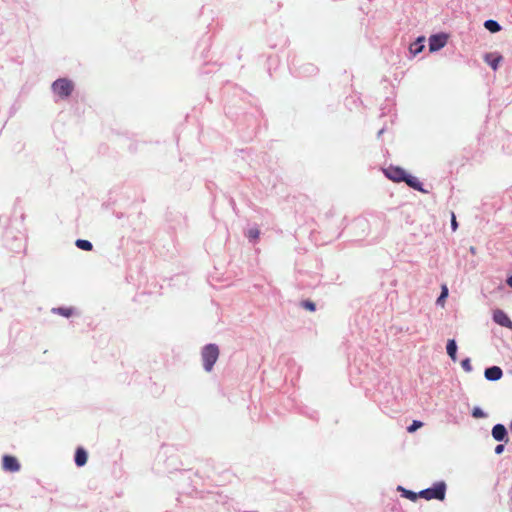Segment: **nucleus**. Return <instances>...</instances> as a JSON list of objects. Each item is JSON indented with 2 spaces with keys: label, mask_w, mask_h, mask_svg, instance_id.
I'll return each instance as SVG.
<instances>
[{
  "label": "nucleus",
  "mask_w": 512,
  "mask_h": 512,
  "mask_svg": "<svg viewBox=\"0 0 512 512\" xmlns=\"http://www.w3.org/2000/svg\"><path fill=\"white\" fill-rule=\"evenodd\" d=\"M115 216H116L118 219H120V218H122L124 215H123V213H119V212H117V213H115Z\"/></svg>",
  "instance_id": "nucleus-37"
},
{
  "label": "nucleus",
  "mask_w": 512,
  "mask_h": 512,
  "mask_svg": "<svg viewBox=\"0 0 512 512\" xmlns=\"http://www.w3.org/2000/svg\"><path fill=\"white\" fill-rule=\"evenodd\" d=\"M447 483L444 480H438L431 484V486L422 489V498L426 501L437 500L444 501L447 494Z\"/></svg>",
  "instance_id": "nucleus-6"
},
{
  "label": "nucleus",
  "mask_w": 512,
  "mask_h": 512,
  "mask_svg": "<svg viewBox=\"0 0 512 512\" xmlns=\"http://www.w3.org/2000/svg\"><path fill=\"white\" fill-rule=\"evenodd\" d=\"M301 413L306 415L307 417H309L312 420H318V412L316 410L308 411V409H306V410H302Z\"/></svg>",
  "instance_id": "nucleus-30"
},
{
  "label": "nucleus",
  "mask_w": 512,
  "mask_h": 512,
  "mask_svg": "<svg viewBox=\"0 0 512 512\" xmlns=\"http://www.w3.org/2000/svg\"><path fill=\"white\" fill-rule=\"evenodd\" d=\"M450 226H451L452 231H456L458 228V222L456 220V216H455L454 212H451Z\"/></svg>",
  "instance_id": "nucleus-32"
},
{
  "label": "nucleus",
  "mask_w": 512,
  "mask_h": 512,
  "mask_svg": "<svg viewBox=\"0 0 512 512\" xmlns=\"http://www.w3.org/2000/svg\"><path fill=\"white\" fill-rule=\"evenodd\" d=\"M461 367L462 369L465 371V372H472L473 371V366H472V363H471V359L469 357H465L461 360Z\"/></svg>",
  "instance_id": "nucleus-28"
},
{
  "label": "nucleus",
  "mask_w": 512,
  "mask_h": 512,
  "mask_svg": "<svg viewBox=\"0 0 512 512\" xmlns=\"http://www.w3.org/2000/svg\"><path fill=\"white\" fill-rule=\"evenodd\" d=\"M290 73L297 78H307L318 74L319 68L310 62H302L293 56L288 62Z\"/></svg>",
  "instance_id": "nucleus-5"
},
{
  "label": "nucleus",
  "mask_w": 512,
  "mask_h": 512,
  "mask_svg": "<svg viewBox=\"0 0 512 512\" xmlns=\"http://www.w3.org/2000/svg\"><path fill=\"white\" fill-rule=\"evenodd\" d=\"M509 429H510V431L512 432V421H511V422H510V424H509Z\"/></svg>",
  "instance_id": "nucleus-40"
},
{
  "label": "nucleus",
  "mask_w": 512,
  "mask_h": 512,
  "mask_svg": "<svg viewBox=\"0 0 512 512\" xmlns=\"http://www.w3.org/2000/svg\"><path fill=\"white\" fill-rule=\"evenodd\" d=\"M492 320L496 324L512 330V320L504 310H494L492 314Z\"/></svg>",
  "instance_id": "nucleus-13"
},
{
  "label": "nucleus",
  "mask_w": 512,
  "mask_h": 512,
  "mask_svg": "<svg viewBox=\"0 0 512 512\" xmlns=\"http://www.w3.org/2000/svg\"><path fill=\"white\" fill-rule=\"evenodd\" d=\"M166 220L173 230L183 228L186 225V217L179 211H168Z\"/></svg>",
  "instance_id": "nucleus-10"
},
{
  "label": "nucleus",
  "mask_w": 512,
  "mask_h": 512,
  "mask_svg": "<svg viewBox=\"0 0 512 512\" xmlns=\"http://www.w3.org/2000/svg\"><path fill=\"white\" fill-rule=\"evenodd\" d=\"M506 444H507V443H500V442H499V444H497V445L495 446V448H494V453H495L496 455H501V454L504 452V450H505V445H506Z\"/></svg>",
  "instance_id": "nucleus-31"
},
{
  "label": "nucleus",
  "mask_w": 512,
  "mask_h": 512,
  "mask_svg": "<svg viewBox=\"0 0 512 512\" xmlns=\"http://www.w3.org/2000/svg\"><path fill=\"white\" fill-rule=\"evenodd\" d=\"M483 60L493 71H496L503 60V56L497 51L486 52L483 55Z\"/></svg>",
  "instance_id": "nucleus-14"
},
{
  "label": "nucleus",
  "mask_w": 512,
  "mask_h": 512,
  "mask_svg": "<svg viewBox=\"0 0 512 512\" xmlns=\"http://www.w3.org/2000/svg\"><path fill=\"white\" fill-rule=\"evenodd\" d=\"M75 89L74 82L67 77H60L52 82L51 90L61 100H67Z\"/></svg>",
  "instance_id": "nucleus-8"
},
{
  "label": "nucleus",
  "mask_w": 512,
  "mask_h": 512,
  "mask_svg": "<svg viewBox=\"0 0 512 512\" xmlns=\"http://www.w3.org/2000/svg\"><path fill=\"white\" fill-rule=\"evenodd\" d=\"M470 252H471L472 254H475V253H476V248H475V247H473V246H471V247H470Z\"/></svg>",
  "instance_id": "nucleus-38"
},
{
  "label": "nucleus",
  "mask_w": 512,
  "mask_h": 512,
  "mask_svg": "<svg viewBox=\"0 0 512 512\" xmlns=\"http://www.w3.org/2000/svg\"><path fill=\"white\" fill-rule=\"evenodd\" d=\"M396 491L400 493L402 498L408 499L412 502H416L419 498H422L421 490L415 492L413 490L407 489L402 485H398Z\"/></svg>",
  "instance_id": "nucleus-18"
},
{
  "label": "nucleus",
  "mask_w": 512,
  "mask_h": 512,
  "mask_svg": "<svg viewBox=\"0 0 512 512\" xmlns=\"http://www.w3.org/2000/svg\"><path fill=\"white\" fill-rule=\"evenodd\" d=\"M484 28L488 30L490 33H498L502 30L501 24L494 19H487L483 24Z\"/></svg>",
  "instance_id": "nucleus-21"
},
{
  "label": "nucleus",
  "mask_w": 512,
  "mask_h": 512,
  "mask_svg": "<svg viewBox=\"0 0 512 512\" xmlns=\"http://www.w3.org/2000/svg\"><path fill=\"white\" fill-rule=\"evenodd\" d=\"M446 352L453 362H456L458 360V345L457 341L454 338L447 340Z\"/></svg>",
  "instance_id": "nucleus-19"
},
{
  "label": "nucleus",
  "mask_w": 512,
  "mask_h": 512,
  "mask_svg": "<svg viewBox=\"0 0 512 512\" xmlns=\"http://www.w3.org/2000/svg\"><path fill=\"white\" fill-rule=\"evenodd\" d=\"M244 512H258V511H244Z\"/></svg>",
  "instance_id": "nucleus-41"
},
{
  "label": "nucleus",
  "mask_w": 512,
  "mask_h": 512,
  "mask_svg": "<svg viewBox=\"0 0 512 512\" xmlns=\"http://www.w3.org/2000/svg\"><path fill=\"white\" fill-rule=\"evenodd\" d=\"M492 438L500 443L509 442V432L507 427L502 423L495 424L491 429Z\"/></svg>",
  "instance_id": "nucleus-11"
},
{
  "label": "nucleus",
  "mask_w": 512,
  "mask_h": 512,
  "mask_svg": "<svg viewBox=\"0 0 512 512\" xmlns=\"http://www.w3.org/2000/svg\"><path fill=\"white\" fill-rule=\"evenodd\" d=\"M449 296V290L446 284L441 286L440 294L438 295L435 304L436 306L444 307L445 302Z\"/></svg>",
  "instance_id": "nucleus-22"
},
{
  "label": "nucleus",
  "mask_w": 512,
  "mask_h": 512,
  "mask_svg": "<svg viewBox=\"0 0 512 512\" xmlns=\"http://www.w3.org/2000/svg\"><path fill=\"white\" fill-rule=\"evenodd\" d=\"M220 350L217 344L208 343L201 349V357L203 369L206 372H211L219 358Z\"/></svg>",
  "instance_id": "nucleus-7"
},
{
  "label": "nucleus",
  "mask_w": 512,
  "mask_h": 512,
  "mask_svg": "<svg viewBox=\"0 0 512 512\" xmlns=\"http://www.w3.org/2000/svg\"><path fill=\"white\" fill-rule=\"evenodd\" d=\"M51 312L65 318H70L76 314V309L72 306H58L52 308Z\"/></svg>",
  "instance_id": "nucleus-20"
},
{
  "label": "nucleus",
  "mask_w": 512,
  "mask_h": 512,
  "mask_svg": "<svg viewBox=\"0 0 512 512\" xmlns=\"http://www.w3.org/2000/svg\"><path fill=\"white\" fill-rule=\"evenodd\" d=\"M357 224H358L359 226H362V225L366 224V221H364V220H358V221H357Z\"/></svg>",
  "instance_id": "nucleus-36"
},
{
  "label": "nucleus",
  "mask_w": 512,
  "mask_h": 512,
  "mask_svg": "<svg viewBox=\"0 0 512 512\" xmlns=\"http://www.w3.org/2000/svg\"><path fill=\"white\" fill-rule=\"evenodd\" d=\"M424 423L420 420H413L411 424H409L406 428L408 433H414L421 427H423Z\"/></svg>",
  "instance_id": "nucleus-27"
},
{
  "label": "nucleus",
  "mask_w": 512,
  "mask_h": 512,
  "mask_svg": "<svg viewBox=\"0 0 512 512\" xmlns=\"http://www.w3.org/2000/svg\"><path fill=\"white\" fill-rule=\"evenodd\" d=\"M503 377V370L500 366H488L484 370V378L490 382H496Z\"/></svg>",
  "instance_id": "nucleus-15"
},
{
  "label": "nucleus",
  "mask_w": 512,
  "mask_h": 512,
  "mask_svg": "<svg viewBox=\"0 0 512 512\" xmlns=\"http://www.w3.org/2000/svg\"><path fill=\"white\" fill-rule=\"evenodd\" d=\"M471 416L475 419H485L488 413L485 412L480 406H474L471 410Z\"/></svg>",
  "instance_id": "nucleus-25"
},
{
  "label": "nucleus",
  "mask_w": 512,
  "mask_h": 512,
  "mask_svg": "<svg viewBox=\"0 0 512 512\" xmlns=\"http://www.w3.org/2000/svg\"><path fill=\"white\" fill-rule=\"evenodd\" d=\"M398 389L387 381H381L378 384L375 401L378 403L383 413L390 415L399 412L397 405Z\"/></svg>",
  "instance_id": "nucleus-4"
},
{
  "label": "nucleus",
  "mask_w": 512,
  "mask_h": 512,
  "mask_svg": "<svg viewBox=\"0 0 512 512\" xmlns=\"http://www.w3.org/2000/svg\"><path fill=\"white\" fill-rule=\"evenodd\" d=\"M25 213L22 208L14 206L11 216H0V227L3 228V245L14 253L25 250L26 236L24 229Z\"/></svg>",
  "instance_id": "nucleus-1"
},
{
  "label": "nucleus",
  "mask_w": 512,
  "mask_h": 512,
  "mask_svg": "<svg viewBox=\"0 0 512 512\" xmlns=\"http://www.w3.org/2000/svg\"><path fill=\"white\" fill-rule=\"evenodd\" d=\"M235 96H237L238 99H231L226 102L224 106L225 114L239 125L243 122H247L248 126L256 127L261 111L258 108H254L251 112H246L244 107L239 105L240 103L245 104L246 99L250 97L241 89H235Z\"/></svg>",
  "instance_id": "nucleus-2"
},
{
  "label": "nucleus",
  "mask_w": 512,
  "mask_h": 512,
  "mask_svg": "<svg viewBox=\"0 0 512 512\" xmlns=\"http://www.w3.org/2000/svg\"><path fill=\"white\" fill-rule=\"evenodd\" d=\"M245 237L248 239V241L250 243H255L259 237H260V230L257 226H254V227H250L246 232H245Z\"/></svg>",
  "instance_id": "nucleus-23"
},
{
  "label": "nucleus",
  "mask_w": 512,
  "mask_h": 512,
  "mask_svg": "<svg viewBox=\"0 0 512 512\" xmlns=\"http://www.w3.org/2000/svg\"><path fill=\"white\" fill-rule=\"evenodd\" d=\"M384 176L394 183H405L409 188L422 194H429L428 190L418 177L414 176L401 166L390 164L382 169Z\"/></svg>",
  "instance_id": "nucleus-3"
},
{
  "label": "nucleus",
  "mask_w": 512,
  "mask_h": 512,
  "mask_svg": "<svg viewBox=\"0 0 512 512\" xmlns=\"http://www.w3.org/2000/svg\"><path fill=\"white\" fill-rule=\"evenodd\" d=\"M338 106H339L338 102L330 103V104L326 105V107L323 109V113L326 115L332 114L338 109Z\"/></svg>",
  "instance_id": "nucleus-29"
},
{
  "label": "nucleus",
  "mask_w": 512,
  "mask_h": 512,
  "mask_svg": "<svg viewBox=\"0 0 512 512\" xmlns=\"http://www.w3.org/2000/svg\"><path fill=\"white\" fill-rule=\"evenodd\" d=\"M425 43L426 38L424 35H419L418 37H416L415 40L412 43H410L408 48L411 57H415L418 54H420L425 48Z\"/></svg>",
  "instance_id": "nucleus-16"
},
{
  "label": "nucleus",
  "mask_w": 512,
  "mask_h": 512,
  "mask_svg": "<svg viewBox=\"0 0 512 512\" xmlns=\"http://www.w3.org/2000/svg\"><path fill=\"white\" fill-rule=\"evenodd\" d=\"M300 307L309 312H315L317 309L316 303L314 301H312L311 299H303L300 302Z\"/></svg>",
  "instance_id": "nucleus-26"
},
{
  "label": "nucleus",
  "mask_w": 512,
  "mask_h": 512,
  "mask_svg": "<svg viewBox=\"0 0 512 512\" xmlns=\"http://www.w3.org/2000/svg\"><path fill=\"white\" fill-rule=\"evenodd\" d=\"M88 451L83 446H78L74 452V463L78 468L87 464Z\"/></svg>",
  "instance_id": "nucleus-17"
},
{
  "label": "nucleus",
  "mask_w": 512,
  "mask_h": 512,
  "mask_svg": "<svg viewBox=\"0 0 512 512\" xmlns=\"http://www.w3.org/2000/svg\"><path fill=\"white\" fill-rule=\"evenodd\" d=\"M2 468L6 472L15 473L20 471L21 464L17 457L10 454H4L2 456Z\"/></svg>",
  "instance_id": "nucleus-12"
},
{
  "label": "nucleus",
  "mask_w": 512,
  "mask_h": 512,
  "mask_svg": "<svg viewBox=\"0 0 512 512\" xmlns=\"http://www.w3.org/2000/svg\"><path fill=\"white\" fill-rule=\"evenodd\" d=\"M449 34L447 32L433 33L428 38V48L431 53L440 51L447 45Z\"/></svg>",
  "instance_id": "nucleus-9"
},
{
  "label": "nucleus",
  "mask_w": 512,
  "mask_h": 512,
  "mask_svg": "<svg viewBox=\"0 0 512 512\" xmlns=\"http://www.w3.org/2000/svg\"><path fill=\"white\" fill-rule=\"evenodd\" d=\"M506 284L512 288V274L508 275L506 278Z\"/></svg>",
  "instance_id": "nucleus-33"
},
{
  "label": "nucleus",
  "mask_w": 512,
  "mask_h": 512,
  "mask_svg": "<svg viewBox=\"0 0 512 512\" xmlns=\"http://www.w3.org/2000/svg\"><path fill=\"white\" fill-rule=\"evenodd\" d=\"M229 203L232 207V209L235 211L236 210V203H235V200L233 198H230L229 199Z\"/></svg>",
  "instance_id": "nucleus-34"
},
{
  "label": "nucleus",
  "mask_w": 512,
  "mask_h": 512,
  "mask_svg": "<svg viewBox=\"0 0 512 512\" xmlns=\"http://www.w3.org/2000/svg\"><path fill=\"white\" fill-rule=\"evenodd\" d=\"M75 246L80 249V250H83V251H92L93 250V244L91 241L87 240V239H77L75 241Z\"/></svg>",
  "instance_id": "nucleus-24"
},
{
  "label": "nucleus",
  "mask_w": 512,
  "mask_h": 512,
  "mask_svg": "<svg viewBox=\"0 0 512 512\" xmlns=\"http://www.w3.org/2000/svg\"><path fill=\"white\" fill-rule=\"evenodd\" d=\"M102 207L105 208V209H108L109 208V204L108 203H103Z\"/></svg>",
  "instance_id": "nucleus-39"
},
{
  "label": "nucleus",
  "mask_w": 512,
  "mask_h": 512,
  "mask_svg": "<svg viewBox=\"0 0 512 512\" xmlns=\"http://www.w3.org/2000/svg\"><path fill=\"white\" fill-rule=\"evenodd\" d=\"M384 132H385V128L383 127V128H381V129L378 131V133H377V137H378V138H380V137L383 135V133H384Z\"/></svg>",
  "instance_id": "nucleus-35"
}]
</instances>
